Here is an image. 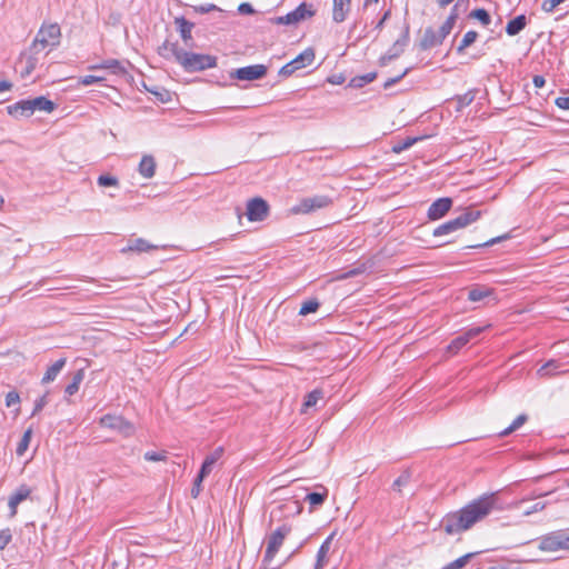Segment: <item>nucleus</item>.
Segmentation results:
<instances>
[{
  "label": "nucleus",
  "instance_id": "31",
  "mask_svg": "<svg viewBox=\"0 0 569 569\" xmlns=\"http://www.w3.org/2000/svg\"><path fill=\"white\" fill-rule=\"evenodd\" d=\"M323 398V391L321 389H315L306 396L302 411L306 412L307 409L312 408L317 405V402Z\"/></svg>",
  "mask_w": 569,
  "mask_h": 569
},
{
  "label": "nucleus",
  "instance_id": "20",
  "mask_svg": "<svg viewBox=\"0 0 569 569\" xmlns=\"http://www.w3.org/2000/svg\"><path fill=\"white\" fill-rule=\"evenodd\" d=\"M316 58L315 50L312 48L305 49L300 54L290 61L293 68L298 70L309 67L312 64Z\"/></svg>",
  "mask_w": 569,
  "mask_h": 569
},
{
  "label": "nucleus",
  "instance_id": "57",
  "mask_svg": "<svg viewBox=\"0 0 569 569\" xmlns=\"http://www.w3.org/2000/svg\"><path fill=\"white\" fill-rule=\"evenodd\" d=\"M408 72H409V69H406L401 74H399L395 78L388 79L383 84L385 89H388V88L392 87L393 84H396L397 82H399Z\"/></svg>",
  "mask_w": 569,
  "mask_h": 569
},
{
  "label": "nucleus",
  "instance_id": "26",
  "mask_svg": "<svg viewBox=\"0 0 569 569\" xmlns=\"http://www.w3.org/2000/svg\"><path fill=\"white\" fill-rule=\"evenodd\" d=\"M174 23L177 24L180 36L182 40L188 43L192 39V29L194 27V23L186 20L183 17H177L174 19Z\"/></svg>",
  "mask_w": 569,
  "mask_h": 569
},
{
  "label": "nucleus",
  "instance_id": "18",
  "mask_svg": "<svg viewBox=\"0 0 569 569\" xmlns=\"http://www.w3.org/2000/svg\"><path fill=\"white\" fill-rule=\"evenodd\" d=\"M7 111L10 116H13L16 118H28L33 114L30 100H21L13 104H10L7 107Z\"/></svg>",
  "mask_w": 569,
  "mask_h": 569
},
{
  "label": "nucleus",
  "instance_id": "43",
  "mask_svg": "<svg viewBox=\"0 0 569 569\" xmlns=\"http://www.w3.org/2000/svg\"><path fill=\"white\" fill-rule=\"evenodd\" d=\"M470 17L479 20L483 26H489L491 22V17L485 9H476L470 13Z\"/></svg>",
  "mask_w": 569,
  "mask_h": 569
},
{
  "label": "nucleus",
  "instance_id": "25",
  "mask_svg": "<svg viewBox=\"0 0 569 569\" xmlns=\"http://www.w3.org/2000/svg\"><path fill=\"white\" fill-rule=\"evenodd\" d=\"M223 453V449L221 447L214 449L210 455H208L200 468V472L202 475L208 476L216 462L221 458Z\"/></svg>",
  "mask_w": 569,
  "mask_h": 569
},
{
  "label": "nucleus",
  "instance_id": "60",
  "mask_svg": "<svg viewBox=\"0 0 569 569\" xmlns=\"http://www.w3.org/2000/svg\"><path fill=\"white\" fill-rule=\"evenodd\" d=\"M532 82L536 88H542L546 84L545 78L539 74L533 77Z\"/></svg>",
  "mask_w": 569,
  "mask_h": 569
},
{
  "label": "nucleus",
  "instance_id": "47",
  "mask_svg": "<svg viewBox=\"0 0 569 569\" xmlns=\"http://www.w3.org/2000/svg\"><path fill=\"white\" fill-rule=\"evenodd\" d=\"M193 11L197 12V13H208V12H211V11H221L220 8H218L216 4L213 3H208V4H201V6H193Z\"/></svg>",
  "mask_w": 569,
  "mask_h": 569
},
{
  "label": "nucleus",
  "instance_id": "55",
  "mask_svg": "<svg viewBox=\"0 0 569 569\" xmlns=\"http://www.w3.org/2000/svg\"><path fill=\"white\" fill-rule=\"evenodd\" d=\"M420 140V138H407L401 146H398V147H395L393 150L396 152H400L402 150H406L408 148H410L411 146H413V143L416 141Z\"/></svg>",
  "mask_w": 569,
  "mask_h": 569
},
{
  "label": "nucleus",
  "instance_id": "16",
  "mask_svg": "<svg viewBox=\"0 0 569 569\" xmlns=\"http://www.w3.org/2000/svg\"><path fill=\"white\" fill-rule=\"evenodd\" d=\"M351 10V0H333L332 19L337 23L343 22Z\"/></svg>",
  "mask_w": 569,
  "mask_h": 569
},
{
  "label": "nucleus",
  "instance_id": "27",
  "mask_svg": "<svg viewBox=\"0 0 569 569\" xmlns=\"http://www.w3.org/2000/svg\"><path fill=\"white\" fill-rule=\"evenodd\" d=\"M527 24V18L525 14L517 16L510 20L506 26V32L509 36H516L525 29Z\"/></svg>",
  "mask_w": 569,
  "mask_h": 569
},
{
  "label": "nucleus",
  "instance_id": "40",
  "mask_svg": "<svg viewBox=\"0 0 569 569\" xmlns=\"http://www.w3.org/2000/svg\"><path fill=\"white\" fill-rule=\"evenodd\" d=\"M411 480V473L406 470L403 471L392 483V489L401 492L402 487H406Z\"/></svg>",
  "mask_w": 569,
  "mask_h": 569
},
{
  "label": "nucleus",
  "instance_id": "19",
  "mask_svg": "<svg viewBox=\"0 0 569 569\" xmlns=\"http://www.w3.org/2000/svg\"><path fill=\"white\" fill-rule=\"evenodd\" d=\"M183 49L179 48L178 43H172L169 41H164L159 48L158 53L167 59H174L177 62L179 61V57L182 53Z\"/></svg>",
  "mask_w": 569,
  "mask_h": 569
},
{
  "label": "nucleus",
  "instance_id": "35",
  "mask_svg": "<svg viewBox=\"0 0 569 569\" xmlns=\"http://www.w3.org/2000/svg\"><path fill=\"white\" fill-rule=\"evenodd\" d=\"M528 417L527 415L522 413V415H519L513 421L512 423L503 429L499 436L500 437H506V436H509L510 433H512L513 431H516L517 429H519L521 426H523V423L527 421Z\"/></svg>",
  "mask_w": 569,
  "mask_h": 569
},
{
  "label": "nucleus",
  "instance_id": "33",
  "mask_svg": "<svg viewBox=\"0 0 569 569\" xmlns=\"http://www.w3.org/2000/svg\"><path fill=\"white\" fill-rule=\"evenodd\" d=\"M31 437H32V429L29 428L24 431L22 438L20 439V441L17 446V449H16L17 456L22 457L26 453V451L29 448Z\"/></svg>",
  "mask_w": 569,
  "mask_h": 569
},
{
  "label": "nucleus",
  "instance_id": "42",
  "mask_svg": "<svg viewBox=\"0 0 569 569\" xmlns=\"http://www.w3.org/2000/svg\"><path fill=\"white\" fill-rule=\"evenodd\" d=\"M319 306L320 303L315 299L307 300L302 303L299 315L307 316L311 312H316L319 309Z\"/></svg>",
  "mask_w": 569,
  "mask_h": 569
},
{
  "label": "nucleus",
  "instance_id": "15",
  "mask_svg": "<svg viewBox=\"0 0 569 569\" xmlns=\"http://www.w3.org/2000/svg\"><path fill=\"white\" fill-rule=\"evenodd\" d=\"M452 200L450 198H439L431 203L428 209V218L430 220H438L446 216L451 209Z\"/></svg>",
  "mask_w": 569,
  "mask_h": 569
},
{
  "label": "nucleus",
  "instance_id": "50",
  "mask_svg": "<svg viewBox=\"0 0 569 569\" xmlns=\"http://www.w3.org/2000/svg\"><path fill=\"white\" fill-rule=\"evenodd\" d=\"M48 403V393L41 396L38 398L34 402V408L32 410V416H36L38 412H40Z\"/></svg>",
  "mask_w": 569,
  "mask_h": 569
},
{
  "label": "nucleus",
  "instance_id": "29",
  "mask_svg": "<svg viewBox=\"0 0 569 569\" xmlns=\"http://www.w3.org/2000/svg\"><path fill=\"white\" fill-rule=\"evenodd\" d=\"M32 112L36 110L46 111V112H52L56 108L54 102L47 99L46 97H37L34 99H30Z\"/></svg>",
  "mask_w": 569,
  "mask_h": 569
},
{
  "label": "nucleus",
  "instance_id": "7",
  "mask_svg": "<svg viewBox=\"0 0 569 569\" xmlns=\"http://www.w3.org/2000/svg\"><path fill=\"white\" fill-rule=\"evenodd\" d=\"M290 530L291 528L289 526L282 525L269 536L264 557L262 560L264 568L276 569V567H272L273 558L282 546L283 540L289 535Z\"/></svg>",
  "mask_w": 569,
  "mask_h": 569
},
{
  "label": "nucleus",
  "instance_id": "48",
  "mask_svg": "<svg viewBox=\"0 0 569 569\" xmlns=\"http://www.w3.org/2000/svg\"><path fill=\"white\" fill-rule=\"evenodd\" d=\"M565 1L566 0H543L541 8L545 12L551 13L559 4Z\"/></svg>",
  "mask_w": 569,
  "mask_h": 569
},
{
  "label": "nucleus",
  "instance_id": "45",
  "mask_svg": "<svg viewBox=\"0 0 569 569\" xmlns=\"http://www.w3.org/2000/svg\"><path fill=\"white\" fill-rule=\"evenodd\" d=\"M475 99V94L470 91L465 94L457 97V110H461L462 108L469 106Z\"/></svg>",
  "mask_w": 569,
  "mask_h": 569
},
{
  "label": "nucleus",
  "instance_id": "38",
  "mask_svg": "<svg viewBox=\"0 0 569 569\" xmlns=\"http://www.w3.org/2000/svg\"><path fill=\"white\" fill-rule=\"evenodd\" d=\"M330 549V538H328L319 548L317 552V563L316 569H321L323 567L325 558L327 557Z\"/></svg>",
  "mask_w": 569,
  "mask_h": 569
},
{
  "label": "nucleus",
  "instance_id": "6",
  "mask_svg": "<svg viewBox=\"0 0 569 569\" xmlns=\"http://www.w3.org/2000/svg\"><path fill=\"white\" fill-rule=\"evenodd\" d=\"M538 548L545 552H557L569 550V528L555 530L541 536Z\"/></svg>",
  "mask_w": 569,
  "mask_h": 569
},
{
  "label": "nucleus",
  "instance_id": "59",
  "mask_svg": "<svg viewBox=\"0 0 569 569\" xmlns=\"http://www.w3.org/2000/svg\"><path fill=\"white\" fill-rule=\"evenodd\" d=\"M556 106L563 110H569V97H559L556 99Z\"/></svg>",
  "mask_w": 569,
  "mask_h": 569
},
{
  "label": "nucleus",
  "instance_id": "17",
  "mask_svg": "<svg viewBox=\"0 0 569 569\" xmlns=\"http://www.w3.org/2000/svg\"><path fill=\"white\" fill-rule=\"evenodd\" d=\"M408 39H409V36H408V28H407L403 37L401 39H398L395 42L391 50L388 53L383 54L379 59L380 64L386 66L389 61L397 58L403 51V47L407 44Z\"/></svg>",
  "mask_w": 569,
  "mask_h": 569
},
{
  "label": "nucleus",
  "instance_id": "2",
  "mask_svg": "<svg viewBox=\"0 0 569 569\" xmlns=\"http://www.w3.org/2000/svg\"><path fill=\"white\" fill-rule=\"evenodd\" d=\"M61 30L58 23L42 24L31 47L33 51L50 52L60 43Z\"/></svg>",
  "mask_w": 569,
  "mask_h": 569
},
{
  "label": "nucleus",
  "instance_id": "8",
  "mask_svg": "<svg viewBox=\"0 0 569 569\" xmlns=\"http://www.w3.org/2000/svg\"><path fill=\"white\" fill-rule=\"evenodd\" d=\"M99 423L101 427L116 431L126 438L133 436L136 431L134 426L122 416L104 415L100 418Z\"/></svg>",
  "mask_w": 569,
  "mask_h": 569
},
{
  "label": "nucleus",
  "instance_id": "51",
  "mask_svg": "<svg viewBox=\"0 0 569 569\" xmlns=\"http://www.w3.org/2000/svg\"><path fill=\"white\" fill-rule=\"evenodd\" d=\"M103 80H104L103 77L87 74V76L81 77L80 83L83 86H91L93 83L101 82Z\"/></svg>",
  "mask_w": 569,
  "mask_h": 569
},
{
  "label": "nucleus",
  "instance_id": "14",
  "mask_svg": "<svg viewBox=\"0 0 569 569\" xmlns=\"http://www.w3.org/2000/svg\"><path fill=\"white\" fill-rule=\"evenodd\" d=\"M483 330H485L483 327H475V328L469 329L468 331L458 336L450 342V345L448 346V351L451 353H457L471 339L478 337Z\"/></svg>",
  "mask_w": 569,
  "mask_h": 569
},
{
  "label": "nucleus",
  "instance_id": "56",
  "mask_svg": "<svg viewBox=\"0 0 569 569\" xmlns=\"http://www.w3.org/2000/svg\"><path fill=\"white\" fill-rule=\"evenodd\" d=\"M238 12L240 14H253L256 10L249 2H242L238 6Z\"/></svg>",
  "mask_w": 569,
  "mask_h": 569
},
{
  "label": "nucleus",
  "instance_id": "10",
  "mask_svg": "<svg viewBox=\"0 0 569 569\" xmlns=\"http://www.w3.org/2000/svg\"><path fill=\"white\" fill-rule=\"evenodd\" d=\"M315 13L316 11L312 9V4L302 2L293 11L284 16L273 18L270 21L274 24L290 26L311 18L315 16Z\"/></svg>",
  "mask_w": 569,
  "mask_h": 569
},
{
  "label": "nucleus",
  "instance_id": "1",
  "mask_svg": "<svg viewBox=\"0 0 569 569\" xmlns=\"http://www.w3.org/2000/svg\"><path fill=\"white\" fill-rule=\"evenodd\" d=\"M496 505L497 498L495 493L483 495L459 511L447 515L441 526L447 535L463 532L489 516L496 508Z\"/></svg>",
  "mask_w": 569,
  "mask_h": 569
},
{
  "label": "nucleus",
  "instance_id": "5",
  "mask_svg": "<svg viewBox=\"0 0 569 569\" xmlns=\"http://www.w3.org/2000/svg\"><path fill=\"white\" fill-rule=\"evenodd\" d=\"M457 20V14H449L447 20L441 24L438 31L427 28L420 40V48L427 50L442 43L446 37L451 32Z\"/></svg>",
  "mask_w": 569,
  "mask_h": 569
},
{
  "label": "nucleus",
  "instance_id": "63",
  "mask_svg": "<svg viewBox=\"0 0 569 569\" xmlns=\"http://www.w3.org/2000/svg\"><path fill=\"white\" fill-rule=\"evenodd\" d=\"M455 0H437V3L440 8H446L450 3H452Z\"/></svg>",
  "mask_w": 569,
  "mask_h": 569
},
{
  "label": "nucleus",
  "instance_id": "52",
  "mask_svg": "<svg viewBox=\"0 0 569 569\" xmlns=\"http://www.w3.org/2000/svg\"><path fill=\"white\" fill-rule=\"evenodd\" d=\"M20 402L19 393L16 391H10L6 396V406L8 408L13 407Z\"/></svg>",
  "mask_w": 569,
  "mask_h": 569
},
{
  "label": "nucleus",
  "instance_id": "23",
  "mask_svg": "<svg viewBox=\"0 0 569 569\" xmlns=\"http://www.w3.org/2000/svg\"><path fill=\"white\" fill-rule=\"evenodd\" d=\"M91 69H107V70H110L111 73L117 74V76L127 73V69L123 66V63L117 59L104 60L100 64L91 67Z\"/></svg>",
  "mask_w": 569,
  "mask_h": 569
},
{
  "label": "nucleus",
  "instance_id": "62",
  "mask_svg": "<svg viewBox=\"0 0 569 569\" xmlns=\"http://www.w3.org/2000/svg\"><path fill=\"white\" fill-rule=\"evenodd\" d=\"M390 17V10H388L387 12H385V14L382 16V18L379 20V22L377 23V27L378 29H381L385 24V22L387 21V19Z\"/></svg>",
  "mask_w": 569,
  "mask_h": 569
},
{
  "label": "nucleus",
  "instance_id": "37",
  "mask_svg": "<svg viewBox=\"0 0 569 569\" xmlns=\"http://www.w3.org/2000/svg\"><path fill=\"white\" fill-rule=\"evenodd\" d=\"M475 556H476L475 552L466 553V555L461 556L460 558L446 565L442 569H462L468 563V561L471 558H473Z\"/></svg>",
  "mask_w": 569,
  "mask_h": 569
},
{
  "label": "nucleus",
  "instance_id": "21",
  "mask_svg": "<svg viewBox=\"0 0 569 569\" xmlns=\"http://www.w3.org/2000/svg\"><path fill=\"white\" fill-rule=\"evenodd\" d=\"M30 495V489L27 487L19 488L12 496H10L8 506L10 508V516L14 517L17 515V508L19 503L26 500Z\"/></svg>",
  "mask_w": 569,
  "mask_h": 569
},
{
  "label": "nucleus",
  "instance_id": "58",
  "mask_svg": "<svg viewBox=\"0 0 569 569\" xmlns=\"http://www.w3.org/2000/svg\"><path fill=\"white\" fill-rule=\"evenodd\" d=\"M545 508H546V503L545 502H537L532 507H530L529 509L525 510L523 515L525 516H530V515H532L535 512H539V511L543 510Z\"/></svg>",
  "mask_w": 569,
  "mask_h": 569
},
{
  "label": "nucleus",
  "instance_id": "41",
  "mask_svg": "<svg viewBox=\"0 0 569 569\" xmlns=\"http://www.w3.org/2000/svg\"><path fill=\"white\" fill-rule=\"evenodd\" d=\"M560 368V363L557 360H549L545 363L538 371L540 376H551L557 373V370Z\"/></svg>",
  "mask_w": 569,
  "mask_h": 569
},
{
  "label": "nucleus",
  "instance_id": "36",
  "mask_svg": "<svg viewBox=\"0 0 569 569\" xmlns=\"http://www.w3.org/2000/svg\"><path fill=\"white\" fill-rule=\"evenodd\" d=\"M327 496V489H323L322 492H310L306 496V501H308L312 507H318L325 502Z\"/></svg>",
  "mask_w": 569,
  "mask_h": 569
},
{
  "label": "nucleus",
  "instance_id": "22",
  "mask_svg": "<svg viewBox=\"0 0 569 569\" xmlns=\"http://www.w3.org/2000/svg\"><path fill=\"white\" fill-rule=\"evenodd\" d=\"M156 248H157L156 246L149 243L147 240H144L142 238H137V239H130L128 241L127 247L121 249V252H123V253L130 252V251L146 252V251H149V250L156 249Z\"/></svg>",
  "mask_w": 569,
  "mask_h": 569
},
{
  "label": "nucleus",
  "instance_id": "32",
  "mask_svg": "<svg viewBox=\"0 0 569 569\" xmlns=\"http://www.w3.org/2000/svg\"><path fill=\"white\" fill-rule=\"evenodd\" d=\"M377 78L376 72H369L363 76L355 77L350 80L349 86L353 88H361L370 82H372Z\"/></svg>",
  "mask_w": 569,
  "mask_h": 569
},
{
  "label": "nucleus",
  "instance_id": "13",
  "mask_svg": "<svg viewBox=\"0 0 569 569\" xmlns=\"http://www.w3.org/2000/svg\"><path fill=\"white\" fill-rule=\"evenodd\" d=\"M267 71L268 69L264 64H252L234 70L231 72V78L241 81H253L263 78Z\"/></svg>",
  "mask_w": 569,
  "mask_h": 569
},
{
  "label": "nucleus",
  "instance_id": "39",
  "mask_svg": "<svg viewBox=\"0 0 569 569\" xmlns=\"http://www.w3.org/2000/svg\"><path fill=\"white\" fill-rule=\"evenodd\" d=\"M478 33L476 31H468L465 33L460 44L457 48L459 53L463 52L466 48L471 46L477 40Z\"/></svg>",
  "mask_w": 569,
  "mask_h": 569
},
{
  "label": "nucleus",
  "instance_id": "46",
  "mask_svg": "<svg viewBox=\"0 0 569 569\" xmlns=\"http://www.w3.org/2000/svg\"><path fill=\"white\" fill-rule=\"evenodd\" d=\"M206 477H207L206 475H202V473L199 471V473H198L197 478L194 479L193 487H192V489H191V496H192L193 498H197V497L200 495V492H201V490H202V488H201V483H202V481H203V479H204Z\"/></svg>",
  "mask_w": 569,
  "mask_h": 569
},
{
  "label": "nucleus",
  "instance_id": "11",
  "mask_svg": "<svg viewBox=\"0 0 569 569\" xmlns=\"http://www.w3.org/2000/svg\"><path fill=\"white\" fill-rule=\"evenodd\" d=\"M40 53L39 51H33L30 46L29 50L20 56L17 62V70L21 78H28L36 70L40 60Z\"/></svg>",
  "mask_w": 569,
  "mask_h": 569
},
{
  "label": "nucleus",
  "instance_id": "4",
  "mask_svg": "<svg viewBox=\"0 0 569 569\" xmlns=\"http://www.w3.org/2000/svg\"><path fill=\"white\" fill-rule=\"evenodd\" d=\"M178 63L187 72H198L217 66V59L210 54L182 51Z\"/></svg>",
  "mask_w": 569,
  "mask_h": 569
},
{
  "label": "nucleus",
  "instance_id": "12",
  "mask_svg": "<svg viewBox=\"0 0 569 569\" xmlns=\"http://www.w3.org/2000/svg\"><path fill=\"white\" fill-rule=\"evenodd\" d=\"M269 204L262 198H253L247 202L246 216L249 221H262L268 217Z\"/></svg>",
  "mask_w": 569,
  "mask_h": 569
},
{
  "label": "nucleus",
  "instance_id": "28",
  "mask_svg": "<svg viewBox=\"0 0 569 569\" xmlns=\"http://www.w3.org/2000/svg\"><path fill=\"white\" fill-rule=\"evenodd\" d=\"M64 365H66V359L61 358V359L57 360L52 366H50L47 369L44 376L42 377V383H49V382L53 381L57 378V376L60 373V371L62 370Z\"/></svg>",
  "mask_w": 569,
  "mask_h": 569
},
{
  "label": "nucleus",
  "instance_id": "49",
  "mask_svg": "<svg viewBox=\"0 0 569 569\" xmlns=\"http://www.w3.org/2000/svg\"><path fill=\"white\" fill-rule=\"evenodd\" d=\"M12 535L10 529L0 530V550H3L11 541Z\"/></svg>",
  "mask_w": 569,
  "mask_h": 569
},
{
  "label": "nucleus",
  "instance_id": "53",
  "mask_svg": "<svg viewBox=\"0 0 569 569\" xmlns=\"http://www.w3.org/2000/svg\"><path fill=\"white\" fill-rule=\"evenodd\" d=\"M143 458L147 461H162L166 459V455L163 452L147 451Z\"/></svg>",
  "mask_w": 569,
  "mask_h": 569
},
{
  "label": "nucleus",
  "instance_id": "34",
  "mask_svg": "<svg viewBox=\"0 0 569 569\" xmlns=\"http://www.w3.org/2000/svg\"><path fill=\"white\" fill-rule=\"evenodd\" d=\"M83 380V371L79 370L77 371L73 377L72 381L66 387V395L73 396L78 390L81 381Z\"/></svg>",
  "mask_w": 569,
  "mask_h": 569
},
{
  "label": "nucleus",
  "instance_id": "30",
  "mask_svg": "<svg viewBox=\"0 0 569 569\" xmlns=\"http://www.w3.org/2000/svg\"><path fill=\"white\" fill-rule=\"evenodd\" d=\"M493 290L488 287L478 286L469 290L468 299L472 302H478L489 296H491Z\"/></svg>",
  "mask_w": 569,
  "mask_h": 569
},
{
  "label": "nucleus",
  "instance_id": "61",
  "mask_svg": "<svg viewBox=\"0 0 569 569\" xmlns=\"http://www.w3.org/2000/svg\"><path fill=\"white\" fill-rule=\"evenodd\" d=\"M12 88V83L7 80L0 81V92L9 91Z\"/></svg>",
  "mask_w": 569,
  "mask_h": 569
},
{
  "label": "nucleus",
  "instance_id": "9",
  "mask_svg": "<svg viewBox=\"0 0 569 569\" xmlns=\"http://www.w3.org/2000/svg\"><path fill=\"white\" fill-rule=\"evenodd\" d=\"M329 204H331V199L328 196L318 194L313 197H307L293 206L291 212L295 214H308L319 209H323Z\"/></svg>",
  "mask_w": 569,
  "mask_h": 569
},
{
  "label": "nucleus",
  "instance_id": "64",
  "mask_svg": "<svg viewBox=\"0 0 569 569\" xmlns=\"http://www.w3.org/2000/svg\"><path fill=\"white\" fill-rule=\"evenodd\" d=\"M379 0H365V3L363 6L367 8L369 7L371 3H377Z\"/></svg>",
  "mask_w": 569,
  "mask_h": 569
},
{
  "label": "nucleus",
  "instance_id": "24",
  "mask_svg": "<svg viewBox=\"0 0 569 569\" xmlns=\"http://www.w3.org/2000/svg\"><path fill=\"white\" fill-rule=\"evenodd\" d=\"M139 173L146 178L150 179L154 176L156 172V161L152 156H143L139 163Z\"/></svg>",
  "mask_w": 569,
  "mask_h": 569
},
{
  "label": "nucleus",
  "instance_id": "54",
  "mask_svg": "<svg viewBox=\"0 0 569 569\" xmlns=\"http://www.w3.org/2000/svg\"><path fill=\"white\" fill-rule=\"evenodd\" d=\"M296 71H297V69L293 68V66L290 62H288L287 64H284L283 67L280 68L279 76L288 78V77L292 76Z\"/></svg>",
  "mask_w": 569,
  "mask_h": 569
},
{
  "label": "nucleus",
  "instance_id": "3",
  "mask_svg": "<svg viewBox=\"0 0 569 569\" xmlns=\"http://www.w3.org/2000/svg\"><path fill=\"white\" fill-rule=\"evenodd\" d=\"M481 216V211L467 209L463 213L455 219H451L440 226H438L432 234L435 237H442L456 232L462 228H466L470 223L477 221Z\"/></svg>",
  "mask_w": 569,
  "mask_h": 569
},
{
  "label": "nucleus",
  "instance_id": "44",
  "mask_svg": "<svg viewBox=\"0 0 569 569\" xmlns=\"http://www.w3.org/2000/svg\"><path fill=\"white\" fill-rule=\"evenodd\" d=\"M97 182L100 187H118L119 186V180L116 177L110 176V174L99 176Z\"/></svg>",
  "mask_w": 569,
  "mask_h": 569
}]
</instances>
